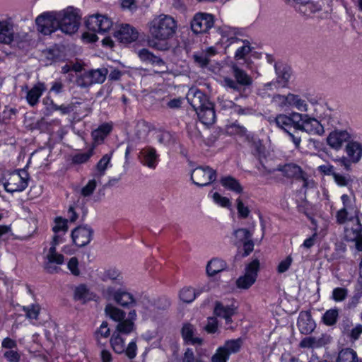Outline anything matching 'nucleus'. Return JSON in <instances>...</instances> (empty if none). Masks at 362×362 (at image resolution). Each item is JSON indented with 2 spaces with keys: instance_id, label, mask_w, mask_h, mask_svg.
I'll use <instances>...</instances> for the list:
<instances>
[{
  "instance_id": "nucleus-1",
  "label": "nucleus",
  "mask_w": 362,
  "mask_h": 362,
  "mask_svg": "<svg viewBox=\"0 0 362 362\" xmlns=\"http://www.w3.org/2000/svg\"><path fill=\"white\" fill-rule=\"evenodd\" d=\"M148 40L151 47L158 50H167L170 47L169 41L175 35L177 22L171 16L159 14L151 20L148 24Z\"/></svg>"
},
{
  "instance_id": "nucleus-2",
  "label": "nucleus",
  "mask_w": 362,
  "mask_h": 362,
  "mask_svg": "<svg viewBox=\"0 0 362 362\" xmlns=\"http://www.w3.org/2000/svg\"><path fill=\"white\" fill-rule=\"evenodd\" d=\"M223 43L225 49L228 52H234V59L238 62L244 60L247 67H250V60L246 59L247 54L252 51L250 42L237 36L235 28L223 27L221 29Z\"/></svg>"
},
{
  "instance_id": "nucleus-3",
  "label": "nucleus",
  "mask_w": 362,
  "mask_h": 362,
  "mask_svg": "<svg viewBox=\"0 0 362 362\" xmlns=\"http://www.w3.org/2000/svg\"><path fill=\"white\" fill-rule=\"evenodd\" d=\"M341 199L343 207L337 212V222L339 224H344L346 221H354L355 223L350 230L354 232V238H356L362 231V225L358 217V209L356 204L355 197L343 194Z\"/></svg>"
},
{
  "instance_id": "nucleus-4",
  "label": "nucleus",
  "mask_w": 362,
  "mask_h": 362,
  "mask_svg": "<svg viewBox=\"0 0 362 362\" xmlns=\"http://www.w3.org/2000/svg\"><path fill=\"white\" fill-rule=\"evenodd\" d=\"M233 78L225 77L223 83L226 88L238 92L240 95L249 88L253 83V79L245 70L240 67L237 62H231L230 64Z\"/></svg>"
},
{
  "instance_id": "nucleus-5",
  "label": "nucleus",
  "mask_w": 362,
  "mask_h": 362,
  "mask_svg": "<svg viewBox=\"0 0 362 362\" xmlns=\"http://www.w3.org/2000/svg\"><path fill=\"white\" fill-rule=\"evenodd\" d=\"M103 296L107 300H114L115 303L124 308H129L136 305L133 295L122 286H107L103 289Z\"/></svg>"
},
{
  "instance_id": "nucleus-6",
  "label": "nucleus",
  "mask_w": 362,
  "mask_h": 362,
  "mask_svg": "<svg viewBox=\"0 0 362 362\" xmlns=\"http://www.w3.org/2000/svg\"><path fill=\"white\" fill-rule=\"evenodd\" d=\"M59 30L66 35L75 33L80 25V17L73 8L58 12Z\"/></svg>"
},
{
  "instance_id": "nucleus-7",
  "label": "nucleus",
  "mask_w": 362,
  "mask_h": 362,
  "mask_svg": "<svg viewBox=\"0 0 362 362\" xmlns=\"http://www.w3.org/2000/svg\"><path fill=\"white\" fill-rule=\"evenodd\" d=\"M29 174L25 169H21L9 174L2 184L6 192L13 193L23 191L28 185Z\"/></svg>"
},
{
  "instance_id": "nucleus-8",
  "label": "nucleus",
  "mask_w": 362,
  "mask_h": 362,
  "mask_svg": "<svg viewBox=\"0 0 362 362\" xmlns=\"http://www.w3.org/2000/svg\"><path fill=\"white\" fill-rule=\"evenodd\" d=\"M296 115V130L307 132L311 135L322 136L325 133V129L321 122L315 117L308 114L299 113Z\"/></svg>"
},
{
  "instance_id": "nucleus-9",
  "label": "nucleus",
  "mask_w": 362,
  "mask_h": 362,
  "mask_svg": "<svg viewBox=\"0 0 362 362\" xmlns=\"http://www.w3.org/2000/svg\"><path fill=\"white\" fill-rule=\"evenodd\" d=\"M107 74L108 70L105 67L90 69L78 77L76 84L83 88H88L93 84H101L105 81Z\"/></svg>"
},
{
  "instance_id": "nucleus-10",
  "label": "nucleus",
  "mask_w": 362,
  "mask_h": 362,
  "mask_svg": "<svg viewBox=\"0 0 362 362\" xmlns=\"http://www.w3.org/2000/svg\"><path fill=\"white\" fill-rule=\"evenodd\" d=\"M37 30L44 35H50L59 30L58 12H46L37 17Z\"/></svg>"
},
{
  "instance_id": "nucleus-11",
  "label": "nucleus",
  "mask_w": 362,
  "mask_h": 362,
  "mask_svg": "<svg viewBox=\"0 0 362 362\" xmlns=\"http://www.w3.org/2000/svg\"><path fill=\"white\" fill-rule=\"evenodd\" d=\"M259 270V262L255 259L250 262L245 269V274L236 280V286L240 289H248L256 281Z\"/></svg>"
},
{
  "instance_id": "nucleus-12",
  "label": "nucleus",
  "mask_w": 362,
  "mask_h": 362,
  "mask_svg": "<svg viewBox=\"0 0 362 362\" xmlns=\"http://www.w3.org/2000/svg\"><path fill=\"white\" fill-rule=\"evenodd\" d=\"M112 21L106 15L94 14L86 21V27L94 33L104 34L112 27Z\"/></svg>"
},
{
  "instance_id": "nucleus-13",
  "label": "nucleus",
  "mask_w": 362,
  "mask_h": 362,
  "mask_svg": "<svg viewBox=\"0 0 362 362\" xmlns=\"http://www.w3.org/2000/svg\"><path fill=\"white\" fill-rule=\"evenodd\" d=\"M191 178L198 186H206L216 179V172L209 167L196 168L192 173Z\"/></svg>"
},
{
  "instance_id": "nucleus-14",
  "label": "nucleus",
  "mask_w": 362,
  "mask_h": 362,
  "mask_svg": "<svg viewBox=\"0 0 362 362\" xmlns=\"http://www.w3.org/2000/svg\"><path fill=\"white\" fill-rule=\"evenodd\" d=\"M213 25V16L205 13H197L191 22V28L194 33H206L211 28Z\"/></svg>"
},
{
  "instance_id": "nucleus-15",
  "label": "nucleus",
  "mask_w": 362,
  "mask_h": 362,
  "mask_svg": "<svg viewBox=\"0 0 362 362\" xmlns=\"http://www.w3.org/2000/svg\"><path fill=\"white\" fill-rule=\"evenodd\" d=\"M44 269L49 274L58 272V265L64 262V255L58 253L56 248L49 247L45 256Z\"/></svg>"
},
{
  "instance_id": "nucleus-16",
  "label": "nucleus",
  "mask_w": 362,
  "mask_h": 362,
  "mask_svg": "<svg viewBox=\"0 0 362 362\" xmlns=\"http://www.w3.org/2000/svg\"><path fill=\"white\" fill-rule=\"evenodd\" d=\"M351 139V134L346 130L335 129L331 132L327 137V144L332 149L338 151L344 144H348Z\"/></svg>"
},
{
  "instance_id": "nucleus-17",
  "label": "nucleus",
  "mask_w": 362,
  "mask_h": 362,
  "mask_svg": "<svg viewBox=\"0 0 362 362\" xmlns=\"http://www.w3.org/2000/svg\"><path fill=\"white\" fill-rule=\"evenodd\" d=\"M93 234V230L90 227L79 226L72 231L71 238L75 245L83 247L90 242Z\"/></svg>"
},
{
  "instance_id": "nucleus-18",
  "label": "nucleus",
  "mask_w": 362,
  "mask_h": 362,
  "mask_svg": "<svg viewBox=\"0 0 362 362\" xmlns=\"http://www.w3.org/2000/svg\"><path fill=\"white\" fill-rule=\"evenodd\" d=\"M16 37L13 21L11 18L0 21V43L9 45Z\"/></svg>"
},
{
  "instance_id": "nucleus-19",
  "label": "nucleus",
  "mask_w": 362,
  "mask_h": 362,
  "mask_svg": "<svg viewBox=\"0 0 362 362\" xmlns=\"http://www.w3.org/2000/svg\"><path fill=\"white\" fill-rule=\"evenodd\" d=\"M139 159L144 166L155 169L159 160V155L153 147L146 146L140 151Z\"/></svg>"
},
{
  "instance_id": "nucleus-20",
  "label": "nucleus",
  "mask_w": 362,
  "mask_h": 362,
  "mask_svg": "<svg viewBox=\"0 0 362 362\" xmlns=\"http://www.w3.org/2000/svg\"><path fill=\"white\" fill-rule=\"evenodd\" d=\"M187 100L195 111L211 103L208 97L196 88H191L187 94Z\"/></svg>"
},
{
  "instance_id": "nucleus-21",
  "label": "nucleus",
  "mask_w": 362,
  "mask_h": 362,
  "mask_svg": "<svg viewBox=\"0 0 362 362\" xmlns=\"http://www.w3.org/2000/svg\"><path fill=\"white\" fill-rule=\"evenodd\" d=\"M138 32L128 24L122 25L115 33V37L120 42L127 44L135 41L138 38Z\"/></svg>"
},
{
  "instance_id": "nucleus-22",
  "label": "nucleus",
  "mask_w": 362,
  "mask_h": 362,
  "mask_svg": "<svg viewBox=\"0 0 362 362\" xmlns=\"http://www.w3.org/2000/svg\"><path fill=\"white\" fill-rule=\"evenodd\" d=\"M99 277L103 281H112V284L111 286L118 287L122 286L124 284L122 274L119 269L115 267H111L101 271L99 273Z\"/></svg>"
},
{
  "instance_id": "nucleus-23",
  "label": "nucleus",
  "mask_w": 362,
  "mask_h": 362,
  "mask_svg": "<svg viewBox=\"0 0 362 362\" xmlns=\"http://www.w3.org/2000/svg\"><path fill=\"white\" fill-rule=\"evenodd\" d=\"M46 90V87L43 83H36L31 89H28V86L22 87V90L26 91V100L31 106H35L39 102V99Z\"/></svg>"
},
{
  "instance_id": "nucleus-24",
  "label": "nucleus",
  "mask_w": 362,
  "mask_h": 362,
  "mask_svg": "<svg viewBox=\"0 0 362 362\" xmlns=\"http://www.w3.org/2000/svg\"><path fill=\"white\" fill-rule=\"evenodd\" d=\"M295 115H298V112H292L288 116L284 114H279L275 117L274 122L278 127L284 129L286 132H289L288 129L291 127H293L294 129L296 130L298 119H296Z\"/></svg>"
},
{
  "instance_id": "nucleus-25",
  "label": "nucleus",
  "mask_w": 362,
  "mask_h": 362,
  "mask_svg": "<svg viewBox=\"0 0 362 362\" xmlns=\"http://www.w3.org/2000/svg\"><path fill=\"white\" fill-rule=\"evenodd\" d=\"M200 121L206 124H213L216 121V113L214 104L206 103V105L196 111Z\"/></svg>"
},
{
  "instance_id": "nucleus-26",
  "label": "nucleus",
  "mask_w": 362,
  "mask_h": 362,
  "mask_svg": "<svg viewBox=\"0 0 362 362\" xmlns=\"http://www.w3.org/2000/svg\"><path fill=\"white\" fill-rule=\"evenodd\" d=\"M298 327L303 334H309L315 328V322L313 320L311 315L308 311L301 312L298 319Z\"/></svg>"
},
{
  "instance_id": "nucleus-27",
  "label": "nucleus",
  "mask_w": 362,
  "mask_h": 362,
  "mask_svg": "<svg viewBox=\"0 0 362 362\" xmlns=\"http://www.w3.org/2000/svg\"><path fill=\"white\" fill-rule=\"evenodd\" d=\"M214 314L226 320L227 324L231 322V317L235 313V308L230 305H224L221 302H216V305L214 310Z\"/></svg>"
},
{
  "instance_id": "nucleus-28",
  "label": "nucleus",
  "mask_w": 362,
  "mask_h": 362,
  "mask_svg": "<svg viewBox=\"0 0 362 362\" xmlns=\"http://www.w3.org/2000/svg\"><path fill=\"white\" fill-rule=\"evenodd\" d=\"M275 70L277 75L276 83L279 87H286L291 76V69L283 64H275Z\"/></svg>"
},
{
  "instance_id": "nucleus-29",
  "label": "nucleus",
  "mask_w": 362,
  "mask_h": 362,
  "mask_svg": "<svg viewBox=\"0 0 362 362\" xmlns=\"http://www.w3.org/2000/svg\"><path fill=\"white\" fill-rule=\"evenodd\" d=\"M346 152L353 163H357L362 156V145L357 141L350 140L346 145Z\"/></svg>"
},
{
  "instance_id": "nucleus-30",
  "label": "nucleus",
  "mask_w": 362,
  "mask_h": 362,
  "mask_svg": "<svg viewBox=\"0 0 362 362\" xmlns=\"http://www.w3.org/2000/svg\"><path fill=\"white\" fill-rule=\"evenodd\" d=\"M216 51L214 47H209L204 51L196 52L193 54L194 62L201 67L206 66L210 61V57L214 56Z\"/></svg>"
},
{
  "instance_id": "nucleus-31",
  "label": "nucleus",
  "mask_w": 362,
  "mask_h": 362,
  "mask_svg": "<svg viewBox=\"0 0 362 362\" xmlns=\"http://www.w3.org/2000/svg\"><path fill=\"white\" fill-rule=\"evenodd\" d=\"M279 170L282 172L284 176L296 179L300 178L303 173L302 168L293 163H286L280 167Z\"/></svg>"
},
{
  "instance_id": "nucleus-32",
  "label": "nucleus",
  "mask_w": 362,
  "mask_h": 362,
  "mask_svg": "<svg viewBox=\"0 0 362 362\" xmlns=\"http://www.w3.org/2000/svg\"><path fill=\"white\" fill-rule=\"evenodd\" d=\"M220 182L226 189L237 194H240L243 191V188L239 181L232 176L222 177Z\"/></svg>"
},
{
  "instance_id": "nucleus-33",
  "label": "nucleus",
  "mask_w": 362,
  "mask_h": 362,
  "mask_svg": "<svg viewBox=\"0 0 362 362\" xmlns=\"http://www.w3.org/2000/svg\"><path fill=\"white\" fill-rule=\"evenodd\" d=\"M139 57L140 59L144 62H148L151 63L152 64H156L161 67L162 71H164V69L165 68V65L164 62L159 57L153 54L151 52H149L146 49H142L139 52Z\"/></svg>"
},
{
  "instance_id": "nucleus-34",
  "label": "nucleus",
  "mask_w": 362,
  "mask_h": 362,
  "mask_svg": "<svg viewBox=\"0 0 362 362\" xmlns=\"http://www.w3.org/2000/svg\"><path fill=\"white\" fill-rule=\"evenodd\" d=\"M105 313L113 321L117 322L124 320L126 317V313L123 310L113 305L112 304H107L105 306Z\"/></svg>"
},
{
  "instance_id": "nucleus-35",
  "label": "nucleus",
  "mask_w": 362,
  "mask_h": 362,
  "mask_svg": "<svg viewBox=\"0 0 362 362\" xmlns=\"http://www.w3.org/2000/svg\"><path fill=\"white\" fill-rule=\"evenodd\" d=\"M226 268V264L224 261L219 259H212L206 265V273L209 276H214Z\"/></svg>"
},
{
  "instance_id": "nucleus-36",
  "label": "nucleus",
  "mask_w": 362,
  "mask_h": 362,
  "mask_svg": "<svg viewBox=\"0 0 362 362\" xmlns=\"http://www.w3.org/2000/svg\"><path fill=\"white\" fill-rule=\"evenodd\" d=\"M112 126L107 123L103 124L92 132V137L94 141L100 144L110 134Z\"/></svg>"
},
{
  "instance_id": "nucleus-37",
  "label": "nucleus",
  "mask_w": 362,
  "mask_h": 362,
  "mask_svg": "<svg viewBox=\"0 0 362 362\" xmlns=\"http://www.w3.org/2000/svg\"><path fill=\"white\" fill-rule=\"evenodd\" d=\"M336 362H358V355L352 349L346 348L339 352Z\"/></svg>"
},
{
  "instance_id": "nucleus-38",
  "label": "nucleus",
  "mask_w": 362,
  "mask_h": 362,
  "mask_svg": "<svg viewBox=\"0 0 362 362\" xmlns=\"http://www.w3.org/2000/svg\"><path fill=\"white\" fill-rule=\"evenodd\" d=\"M135 329V324L131 320H125V318L119 321L115 327L116 334H129Z\"/></svg>"
},
{
  "instance_id": "nucleus-39",
  "label": "nucleus",
  "mask_w": 362,
  "mask_h": 362,
  "mask_svg": "<svg viewBox=\"0 0 362 362\" xmlns=\"http://www.w3.org/2000/svg\"><path fill=\"white\" fill-rule=\"evenodd\" d=\"M243 345V340L240 338L226 341L221 347L229 356L232 354L238 353Z\"/></svg>"
},
{
  "instance_id": "nucleus-40",
  "label": "nucleus",
  "mask_w": 362,
  "mask_h": 362,
  "mask_svg": "<svg viewBox=\"0 0 362 362\" xmlns=\"http://www.w3.org/2000/svg\"><path fill=\"white\" fill-rule=\"evenodd\" d=\"M112 153L104 155L96 165L97 172L93 175L96 178L101 180L110 163Z\"/></svg>"
},
{
  "instance_id": "nucleus-41",
  "label": "nucleus",
  "mask_w": 362,
  "mask_h": 362,
  "mask_svg": "<svg viewBox=\"0 0 362 362\" xmlns=\"http://www.w3.org/2000/svg\"><path fill=\"white\" fill-rule=\"evenodd\" d=\"M110 344L114 351L118 354L125 351L124 339L119 334L113 333L110 338Z\"/></svg>"
},
{
  "instance_id": "nucleus-42",
  "label": "nucleus",
  "mask_w": 362,
  "mask_h": 362,
  "mask_svg": "<svg viewBox=\"0 0 362 362\" xmlns=\"http://www.w3.org/2000/svg\"><path fill=\"white\" fill-rule=\"evenodd\" d=\"M233 243L239 247L243 242L252 238V234L246 228H239L233 231Z\"/></svg>"
},
{
  "instance_id": "nucleus-43",
  "label": "nucleus",
  "mask_w": 362,
  "mask_h": 362,
  "mask_svg": "<svg viewBox=\"0 0 362 362\" xmlns=\"http://www.w3.org/2000/svg\"><path fill=\"white\" fill-rule=\"evenodd\" d=\"M193 333L194 328L192 325L187 324L183 326L182 329V334L184 339L192 344H201L202 343V339L199 337H194Z\"/></svg>"
},
{
  "instance_id": "nucleus-44",
  "label": "nucleus",
  "mask_w": 362,
  "mask_h": 362,
  "mask_svg": "<svg viewBox=\"0 0 362 362\" xmlns=\"http://www.w3.org/2000/svg\"><path fill=\"white\" fill-rule=\"evenodd\" d=\"M74 299L82 303H86L92 298V295L86 286L81 284L77 286L74 290Z\"/></svg>"
},
{
  "instance_id": "nucleus-45",
  "label": "nucleus",
  "mask_w": 362,
  "mask_h": 362,
  "mask_svg": "<svg viewBox=\"0 0 362 362\" xmlns=\"http://www.w3.org/2000/svg\"><path fill=\"white\" fill-rule=\"evenodd\" d=\"M295 8L298 12L305 16H309L310 14L321 9V6L320 5L315 4L309 0H307L305 4H301L298 6H295Z\"/></svg>"
},
{
  "instance_id": "nucleus-46",
  "label": "nucleus",
  "mask_w": 362,
  "mask_h": 362,
  "mask_svg": "<svg viewBox=\"0 0 362 362\" xmlns=\"http://www.w3.org/2000/svg\"><path fill=\"white\" fill-rule=\"evenodd\" d=\"M99 182H100V180L93 176V179L90 180L88 183L81 189V195L83 197H90L91 194H93L98 183Z\"/></svg>"
},
{
  "instance_id": "nucleus-47",
  "label": "nucleus",
  "mask_w": 362,
  "mask_h": 362,
  "mask_svg": "<svg viewBox=\"0 0 362 362\" xmlns=\"http://www.w3.org/2000/svg\"><path fill=\"white\" fill-rule=\"evenodd\" d=\"M291 93L286 95L281 94H275L273 95L272 102L281 108L290 107Z\"/></svg>"
},
{
  "instance_id": "nucleus-48",
  "label": "nucleus",
  "mask_w": 362,
  "mask_h": 362,
  "mask_svg": "<svg viewBox=\"0 0 362 362\" xmlns=\"http://www.w3.org/2000/svg\"><path fill=\"white\" fill-rule=\"evenodd\" d=\"M290 107H295L301 112H307L308 110V105L305 100L302 99L298 95L293 93H291Z\"/></svg>"
},
{
  "instance_id": "nucleus-49",
  "label": "nucleus",
  "mask_w": 362,
  "mask_h": 362,
  "mask_svg": "<svg viewBox=\"0 0 362 362\" xmlns=\"http://www.w3.org/2000/svg\"><path fill=\"white\" fill-rule=\"evenodd\" d=\"M338 315L339 312L337 309L328 310L322 317L323 322L328 326H332L337 322Z\"/></svg>"
},
{
  "instance_id": "nucleus-50",
  "label": "nucleus",
  "mask_w": 362,
  "mask_h": 362,
  "mask_svg": "<svg viewBox=\"0 0 362 362\" xmlns=\"http://www.w3.org/2000/svg\"><path fill=\"white\" fill-rule=\"evenodd\" d=\"M23 311L25 316L30 320H37L40 311V307L38 304H33L30 306H24Z\"/></svg>"
},
{
  "instance_id": "nucleus-51",
  "label": "nucleus",
  "mask_w": 362,
  "mask_h": 362,
  "mask_svg": "<svg viewBox=\"0 0 362 362\" xmlns=\"http://www.w3.org/2000/svg\"><path fill=\"white\" fill-rule=\"evenodd\" d=\"M198 293L192 288H184L180 292V298L185 303L192 302Z\"/></svg>"
},
{
  "instance_id": "nucleus-52",
  "label": "nucleus",
  "mask_w": 362,
  "mask_h": 362,
  "mask_svg": "<svg viewBox=\"0 0 362 362\" xmlns=\"http://www.w3.org/2000/svg\"><path fill=\"white\" fill-rule=\"evenodd\" d=\"M227 105H224V107H228L233 109V112L238 115H248L253 113V110L250 107H243L234 104L232 101H227Z\"/></svg>"
},
{
  "instance_id": "nucleus-53",
  "label": "nucleus",
  "mask_w": 362,
  "mask_h": 362,
  "mask_svg": "<svg viewBox=\"0 0 362 362\" xmlns=\"http://www.w3.org/2000/svg\"><path fill=\"white\" fill-rule=\"evenodd\" d=\"M333 178L335 182L341 187L349 186L352 183V179L349 175H342L336 173V174L334 175Z\"/></svg>"
},
{
  "instance_id": "nucleus-54",
  "label": "nucleus",
  "mask_w": 362,
  "mask_h": 362,
  "mask_svg": "<svg viewBox=\"0 0 362 362\" xmlns=\"http://www.w3.org/2000/svg\"><path fill=\"white\" fill-rule=\"evenodd\" d=\"M320 339H316L314 337H305L300 343V346L302 348H311L318 347L322 345Z\"/></svg>"
},
{
  "instance_id": "nucleus-55",
  "label": "nucleus",
  "mask_w": 362,
  "mask_h": 362,
  "mask_svg": "<svg viewBox=\"0 0 362 362\" xmlns=\"http://www.w3.org/2000/svg\"><path fill=\"white\" fill-rule=\"evenodd\" d=\"M347 289L344 288H336L332 291V299L336 302L343 301L347 296Z\"/></svg>"
},
{
  "instance_id": "nucleus-56",
  "label": "nucleus",
  "mask_w": 362,
  "mask_h": 362,
  "mask_svg": "<svg viewBox=\"0 0 362 362\" xmlns=\"http://www.w3.org/2000/svg\"><path fill=\"white\" fill-rule=\"evenodd\" d=\"M67 221L66 219H63L62 218H57L55 219V225L53 227L52 230L54 233H58L59 232L65 233L68 230L67 226Z\"/></svg>"
},
{
  "instance_id": "nucleus-57",
  "label": "nucleus",
  "mask_w": 362,
  "mask_h": 362,
  "mask_svg": "<svg viewBox=\"0 0 362 362\" xmlns=\"http://www.w3.org/2000/svg\"><path fill=\"white\" fill-rule=\"evenodd\" d=\"M229 356L220 346L217 349L216 353L211 357V362H226Z\"/></svg>"
},
{
  "instance_id": "nucleus-58",
  "label": "nucleus",
  "mask_w": 362,
  "mask_h": 362,
  "mask_svg": "<svg viewBox=\"0 0 362 362\" xmlns=\"http://www.w3.org/2000/svg\"><path fill=\"white\" fill-rule=\"evenodd\" d=\"M212 197L214 202L220 205L221 206L226 208H228L230 206V199L226 197L221 196L219 193L214 192L213 194Z\"/></svg>"
},
{
  "instance_id": "nucleus-59",
  "label": "nucleus",
  "mask_w": 362,
  "mask_h": 362,
  "mask_svg": "<svg viewBox=\"0 0 362 362\" xmlns=\"http://www.w3.org/2000/svg\"><path fill=\"white\" fill-rule=\"evenodd\" d=\"M137 346L136 341H132L127 345V347L125 348V351L124 354L129 358L133 359L136 356Z\"/></svg>"
},
{
  "instance_id": "nucleus-60",
  "label": "nucleus",
  "mask_w": 362,
  "mask_h": 362,
  "mask_svg": "<svg viewBox=\"0 0 362 362\" xmlns=\"http://www.w3.org/2000/svg\"><path fill=\"white\" fill-rule=\"evenodd\" d=\"M293 262V259L291 255L287 256L284 259H283L278 265L277 271L279 273H284L286 272L291 263Z\"/></svg>"
},
{
  "instance_id": "nucleus-61",
  "label": "nucleus",
  "mask_w": 362,
  "mask_h": 362,
  "mask_svg": "<svg viewBox=\"0 0 362 362\" xmlns=\"http://www.w3.org/2000/svg\"><path fill=\"white\" fill-rule=\"evenodd\" d=\"M110 334V329L108 327L107 322H103L100 326L99 329L96 332V337L99 339L100 337L107 338Z\"/></svg>"
},
{
  "instance_id": "nucleus-62",
  "label": "nucleus",
  "mask_w": 362,
  "mask_h": 362,
  "mask_svg": "<svg viewBox=\"0 0 362 362\" xmlns=\"http://www.w3.org/2000/svg\"><path fill=\"white\" fill-rule=\"evenodd\" d=\"M237 202V209L239 216L241 218H245L248 216L250 214V210L247 206H245L240 199H238L236 200Z\"/></svg>"
},
{
  "instance_id": "nucleus-63",
  "label": "nucleus",
  "mask_w": 362,
  "mask_h": 362,
  "mask_svg": "<svg viewBox=\"0 0 362 362\" xmlns=\"http://www.w3.org/2000/svg\"><path fill=\"white\" fill-rule=\"evenodd\" d=\"M78 262L76 257H71L68 262V268L71 271V274L78 276L80 274V270L78 267Z\"/></svg>"
},
{
  "instance_id": "nucleus-64",
  "label": "nucleus",
  "mask_w": 362,
  "mask_h": 362,
  "mask_svg": "<svg viewBox=\"0 0 362 362\" xmlns=\"http://www.w3.org/2000/svg\"><path fill=\"white\" fill-rule=\"evenodd\" d=\"M4 356L9 362H19L21 355L14 350H8L4 354Z\"/></svg>"
}]
</instances>
